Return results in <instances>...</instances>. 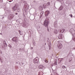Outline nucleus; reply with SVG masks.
<instances>
[{
	"label": "nucleus",
	"instance_id": "9d476101",
	"mask_svg": "<svg viewBox=\"0 0 75 75\" xmlns=\"http://www.w3.org/2000/svg\"><path fill=\"white\" fill-rule=\"evenodd\" d=\"M62 61V59H59L58 60V62L59 63V64L61 62V61Z\"/></svg>",
	"mask_w": 75,
	"mask_h": 75
},
{
	"label": "nucleus",
	"instance_id": "aec40b11",
	"mask_svg": "<svg viewBox=\"0 0 75 75\" xmlns=\"http://www.w3.org/2000/svg\"><path fill=\"white\" fill-rule=\"evenodd\" d=\"M45 62H48V60H46L45 61Z\"/></svg>",
	"mask_w": 75,
	"mask_h": 75
},
{
	"label": "nucleus",
	"instance_id": "412c9836",
	"mask_svg": "<svg viewBox=\"0 0 75 75\" xmlns=\"http://www.w3.org/2000/svg\"><path fill=\"white\" fill-rule=\"evenodd\" d=\"M11 1H9V0H8V1H9V2H11L12 1H13V0H11Z\"/></svg>",
	"mask_w": 75,
	"mask_h": 75
},
{
	"label": "nucleus",
	"instance_id": "cd10ccee",
	"mask_svg": "<svg viewBox=\"0 0 75 75\" xmlns=\"http://www.w3.org/2000/svg\"><path fill=\"white\" fill-rule=\"evenodd\" d=\"M51 75H52V74H51Z\"/></svg>",
	"mask_w": 75,
	"mask_h": 75
},
{
	"label": "nucleus",
	"instance_id": "ddd939ff",
	"mask_svg": "<svg viewBox=\"0 0 75 75\" xmlns=\"http://www.w3.org/2000/svg\"><path fill=\"white\" fill-rule=\"evenodd\" d=\"M47 5L48 6H49V5H50V2H47Z\"/></svg>",
	"mask_w": 75,
	"mask_h": 75
},
{
	"label": "nucleus",
	"instance_id": "f8f14e48",
	"mask_svg": "<svg viewBox=\"0 0 75 75\" xmlns=\"http://www.w3.org/2000/svg\"><path fill=\"white\" fill-rule=\"evenodd\" d=\"M54 33L55 34H57L58 33V31L57 30H55L54 31Z\"/></svg>",
	"mask_w": 75,
	"mask_h": 75
},
{
	"label": "nucleus",
	"instance_id": "f3484780",
	"mask_svg": "<svg viewBox=\"0 0 75 75\" xmlns=\"http://www.w3.org/2000/svg\"><path fill=\"white\" fill-rule=\"evenodd\" d=\"M55 65H57V62H54V63Z\"/></svg>",
	"mask_w": 75,
	"mask_h": 75
},
{
	"label": "nucleus",
	"instance_id": "4be33fe9",
	"mask_svg": "<svg viewBox=\"0 0 75 75\" xmlns=\"http://www.w3.org/2000/svg\"><path fill=\"white\" fill-rule=\"evenodd\" d=\"M19 32L20 34H21L20 33H21V32L20 31V30H19Z\"/></svg>",
	"mask_w": 75,
	"mask_h": 75
},
{
	"label": "nucleus",
	"instance_id": "a878e982",
	"mask_svg": "<svg viewBox=\"0 0 75 75\" xmlns=\"http://www.w3.org/2000/svg\"><path fill=\"white\" fill-rule=\"evenodd\" d=\"M54 27H55V25H54Z\"/></svg>",
	"mask_w": 75,
	"mask_h": 75
},
{
	"label": "nucleus",
	"instance_id": "7ed1b4c3",
	"mask_svg": "<svg viewBox=\"0 0 75 75\" xmlns=\"http://www.w3.org/2000/svg\"><path fill=\"white\" fill-rule=\"evenodd\" d=\"M50 14V11L47 10L45 11V15L46 17H47Z\"/></svg>",
	"mask_w": 75,
	"mask_h": 75
},
{
	"label": "nucleus",
	"instance_id": "f03ea898",
	"mask_svg": "<svg viewBox=\"0 0 75 75\" xmlns=\"http://www.w3.org/2000/svg\"><path fill=\"white\" fill-rule=\"evenodd\" d=\"M49 24V21L48 20L46 19L44 22V25L45 26H48V24Z\"/></svg>",
	"mask_w": 75,
	"mask_h": 75
},
{
	"label": "nucleus",
	"instance_id": "393cba45",
	"mask_svg": "<svg viewBox=\"0 0 75 75\" xmlns=\"http://www.w3.org/2000/svg\"><path fill=\"white\" fill-rule=\"evenodd\" d=\"M47 31L48 32H49V30H48V28L47 29Z\"/></svg>",
	"mask_w": 75,
	"mask_h": 75
},
{
	"label": "nucleus",
	"instance_id": "a211bd4d",
	"mask_svg": "<svg viewBox=\"0 0 75 75\" xmlns=\"http://www.w3.org/2000/svg\"><path fill=\"white\" fill-rule=\"evenodd\" d=\"M42 13V12H41V13H40V14H41V15L40 16V17H42V15H43V13H42V14H41V13Z\"/></svg>",
	"mask_w": 75,
	"mask_h": 75
},
{
	"label": "nucleus",
	"instance_id": "dca6fc26",
	"mask_svg": "<svg viewBox=\"0 0 75 75\" xmlns=\"http://www.w3.org/2000/svg\"><path fill=\"white\" fill-rule=\"evenodd\" d=\"M62 68L63 69H64V68H66V67L65 66H62Z\"/></svg>",
	"mask_w": 75,
	"mask_h": 75
},
{
	"label": "nucleus",
	"instance_id": "6e6552de",
	"mask_svg": "<svg viewBox=\"0 0 75 75\" xmlns=\"http://www.w3.org/2000/svg\"><path fill=\"white\" fill-rule=\"evenodd\" d=\"M63 35L62 34H60L58 36V38L59 39H62L63 38Z\"/></svg>",
	"mask_w": 75,
	"mask_h": 75
},
{
	"label": "nucleus",
	"instance_id": "5701e85b",
	"mask_svg": "<svg viewBox=\"0 0 75 75\" xmlns=\"http://www.w3.org/2000/svg\"><path fill=\"white\" fill-rule=\"evenodd\" d=\"M16 15H17L18 14V13H16Z\"/></svg>",
	"mask_w": 75,
	"mask_h": 75
},
{
	"label": "nucleus",
	"instance_id": "b1692460",
	"mask_svg": "<svg viewBox=\"0 0 75 75\" xmlns=\"http://www.w3.org/2000/svg\"><path fill=\"white\" fill-rule=\"evenodd\" d=\"M21 50V48H20L19 50Z\"/></svg>",
	"mask_w": 75,
	"mask_h": 75
},
{
	"label": "nucleus",
	"instance_id": "423d86ee",
	"mask_svg": "<svg viewBox=\"0 0 75 75\" xmlns=\"http://www.w3.org/2000/svg\"><path fill=\"white\" fill-rule=\"evenodd\" d=\"M44 67L43 66V65H39L38 66V68L39 69H43V67Z\"/></svg>",
	"mask_w": 75,
	"mask_h": 75
},
{
	"label": "nucleus",
	"instance_id": "9b49d317",
	"mask_svg": "<svg viewBox=\"0 0 75 75\" xmlns=\"http://www.w3.org/2000/svg\"><path fill=\"white\" fill-rule=\"evenodd\" d=\"M63 8V7H62V6H61L59 9V10L61 11V10H62Z\"/></svg>",
	"mask_w": 75,
	"mask_h": 75
},
{
	"label": "nucleus",
	"instance_id": "4468645a",
	"mask_svg": "<svg viewBox=\"0 0 75 75\" xmlns=\"http://www.w3.org/2000/svg\"><path fill=\"white\" fill-rule=\"evenodd\" d=\"M73 39L74 40V41H75V36H73Z\"/></svg>",
	"mask_w": 75,
	"mask_h": 75
},
{
	"label": "nucleus",
	"instance_id": "1a4fd4ad",
	"mask_svg": "<svg viewBox=\"0 0 75 75\" xmlns=\"http://www.w3.org/2000/svg\"><path fill=\"white\" fill-rule=\"evenodd\" d=\"M71 33L72 34V35H75V31L74 30H72V31H71Z\"/></svg>",
	"mask_w": 75,
	"mask_h": 75
},
{
	"label": "nucleus",
	"instance_id": "20e7f679",
	"mask_svg": "<svg viewBox=\"0 0 75 75\" xmlns=\"http://www.w3.org/2000/svg\"><path fill=\"white\" fill-rule=\"evenodd\" d=\"M62 45L61 43H59L57 45V47L59 49H61L62 48Z\"/></svg>",
	"mask_w": 75,
	"mask_h": 75
},
{
	"label": "nucleus",
	"instance_id": "f257e3e1",
	"mask_svg": "<svg viewBox=\"0 0 75 75\" xmlns=\"http://www.w3.org/2000/svg\"><path fill=\"white\" fill-rule=\"evenodd\" d=\"M18 8V6L16 5H15V6L12 7V9L13 11H15L17 10Z\"/></svg>",
	"mask_w": 75,
	"mask_h": 75
},
{
	"label": "nucleus",
	"instance_id": "bb28decb",
	"mask_svg": "<svg viewBox=\"0 0 75 75\" xmlns=\"http://www.w3.org/2000/svg\"><path fill=\"white\" fill-rule=\"evenodd\" d=\"M8 0H9H9H8Z\"/></svg>",
	"mask_w": 75,
	"mask_h": 75
},
{
	"label": "nucleus",
	"instance_id": "39448f33",
	"mask_svg": "<svg viewBox=\"0 0 75 75\" xmlns=\"http://www.w3.org/2000/svg\"><path fill=\"white\" fill-rule=\"evenodd\" d=\"M33 62L35 64L37 63V62H38V59H37L36 58H35L33 59Z\"/></svg>",
	"mask_w": 75,
	"mask_h": 75
},
{
	"label": "nucleus",
	"instance_id": "6ab92c4d",
	"mask_svg": "<svg viewBox=\"0 0 75 75\" xmlns=\"http://www.w3.org/2000/svg\"><path fill=\"white\" fill-rule=\"evenodd\" d=\"M69 16H71V17H72V15L71 14H70Z\"/></svg>",
	"mask_w": 75,
	"mask_h": 75
},
{
	"label": "nucleus",
	"instance_id": "2eb2a0df",
	"mask_svg": "<svg viewBox=\"0 0 75 75\" xmlns=\"http://www.w3.org/2000/svg\"><path fill=\"white\" fill-rule=\"evenodd\" d=\"M58 31L59 33H61L62 32V30L61 29H59L58 30Z\"/></svg>",
	"mask_w": 75,
	"mask_h": 75
},
{
	"label": "nucleus",
	"instance_id": "0eeeda50",
	"mask_svg": "<svg viewBox=\"0 0 75 75\" xmlns=\"http://www.w3.org/2000/svg\"><path fill=\"white\" fill-rule=\"evenodd\" d=\"M12 40L13 41H16L17 40V37H15L13 38Z\"/></svg>",
	"mask_w": 75,
	"mask_h": 75
}]
</instances>
